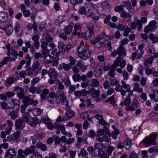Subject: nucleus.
<instances>
[{
  "label": "nucleus",
  "mask_w": 158,
  "mask_h": 158,
  "mask_svg": "<svg viewBox=\"0 0 158 158\" xmlns=\"http://www.w3.org/2000/svg\"><path fill=\"white\" fill-rule=\"evenodd\" d=\"M49 50L51 52V53L53 56L52 57L54 58H56L59 55V53L57 52V49L56 48H51Z\"/></svg>",
  "instance_id": "nucleus-42"
},
{
  "label": "nucleus",
  "mask_w": 158,
  "mask_h": 158,
  "mask_svg": "<svg viewBox=\"0 0 158 158\" xmlns=\"http://www.w3.org/2000/svg\"><path fill=\"white\" fill-rule=\"evenodd\" d=\"M135 19H136L135 20L137 23V24L138 25L137 29L138 31H140L142 30V23L139 19H137V18H136Z\"/></svg>",
  "instance_id": "nucleus-59"
},
{
  "label": "nucleus",
  "mask_w": 158,
  "mask_h": 158,
  "mask_svg": "<svg viewBox=\"0 0 158 158\" xmlns=\"http://www.w3.org/2000/svg\"><path fill=\"white\" fill-rule=\"evenodd\" d=\"M153 60V57L150 56L146 61H144V65L146 67H149V66L148 65V64H151L152 63Z\"/></svg>",
  "instance_id": "nucleus-47"
},
{
  "label": "nucleus",
  "mask_w": 158,
  "mask_h": 158,
  "mask_svg": "<svg viewBox=\"0 0 158 158\" xmlns=\"http://www.w3.org/2000/svg\"><path fill=\"white\" fill-rule=\"evenodd\" d=\"M120 16L124 18H128V19H127V21L128 22H131V15L128 12H126L124 10L121 13L120 15Z\"/></svg>",
  "instance_id": "nucleus-32"
},
{
  "label": "nucleus",
  "mask_w": 158,
  "mask_h": 158,
  "mask_svg": "<svg viewBox=\"0 0 158 158\" xmlns=\"http://www.w3.org/2000/svg\"><path fill=\"white\" fill-rule=\"evenodd\" d=\"M80 80L83 81L81 83V86L82 87L85 88L89 85V81L86 75L83 74L80 76Z\"/></svg>",
  "instance_id": "nucleus-13"
},
{
  "label": "nucleus",
  "mask_w": 158,
  "mask_h": 158,
  "mask_svg": "<svg viewBox=\"0 0 158 158\" xmlns=\"http://www.w3.org/2000/svg\"><path fill=\"white\" fill-rule=\"evenodd\" d=\"M110 84L111 86L117 85L119 84L118 81L115 79H111L110 81Z\"/></svg>",
  "instance_id": "nucleus-62"
},
{
  "label": "nucleus",
  "mask_w": 158,
  "mask_h": 158,
  "mask_svg": "<svg viewBox=\"0 0 158 158\" xmlns=\"http://www.w3.org/2000/svg\"><path fill=\"white\" fill-rule=\"evenodd\" d=\"M39 65V63L38 61H34L32 68L34 69V72L35 74L38 73V72L39 70V69L38 68V66Z\"/></svg>",
  "instance_id": "nucleus-36"
},
{
  "label": "nucleus",
  "mask_w": 158,
  "mask_h": 158,
  "mask_svg": "<svg viewBox=\"0 0 158 158\" xmlns=\"http://www.w3.org/2000/svg\"><path fill=\"white\" fill-rule=\"evenodd\" d=\"M117 51L118 56L117 58L118 57L119 59L123 60L122 59L120 58L119 57L121 56H124L126 55V52L125 51L124 48L123 47V46L122 45H120L118 48Z\"/></svg>",
  "instance_id": "nucleus-19"
},
{
  "label": "nucleus",
  "mask_w": 158,
  "mask_h": 158,
  "mask_svg": "<svg viewBox=\"0 0 158 158\" xmlns=\"http://www.w3.org/2000/svg\"><path fill=\"white\" fill-rule=\"evenodd\" d=\"M69 64L71 66H73L74 65L76 62V59H74L71 56H69Z\"/></svg>",
  "instance_id": "nucleus-58"
},
{
  "label": "nucleus",
  "mask_w": 158,
  "mask_h": 158,
  "mask_svg": "<svg viewBox=\"0 0 158 158\" xmlns=\"http://www.w3.org/2000/svg\"><path fill=\"white\" fill-rule=\"evenodd\" d=\"M70 66L69 64H66L63 63L59 65L58 69L60 71L64 70L66 71H68L70 69H71V67H70Z\"/></svg>",
  "instance_id": "nucleus-21"
},
{
  "label": "nucleus",
  "mask_w": 158,
  "mask_h": 158,
  "mask_svg": "<svg viewBox=\"0 0 158 158\" xmlns=\"http://www.w3.org/2000/svg\"><path fill=\"white\" fill-rule=\"evenodd\" d=\"M53 41V38L49 34H45L43 36L41 47H48V44Z\"/></svg>",
  "instance_id": "nucleus-7"
},
{
  "label": "nucleus",
  "mask_w": 158,
  "mask_h": 158,
  "mask_svg": "<svg viewBox=\"0 0 158 158\" xmlns=\"http://www.w3.org/2000/svg\"><path fill=\"white\" fill-rule=\"evenodd\" d=\"M29 118L30 116L28 113L26 112L23 113L22 116L23 121H24L26 122H27L28 121Z\"/></svg>",
  "instance_id": "nucleus-54"
},
{
  "label": "nucleus",
  "mask_w": 158,
  "mask_h": 158,
  "mask_svg": "<svg viewBox=\"0 0 158 158\" xmlns=\"http://www.w3.org/2000/svg\"><path fill=\"white\" fill-rule=\"evenodd\" d=\"M139 103L137 99L135 98L132 100V103L129 106H127L125 109L127 111H134L138 108L139 106Z\"/></svg>",
  "instance_id": "nucleus-9"
},
{
  "label": "nucleus",
  "mask_w": 158,
  "mask_h": 158,
  "mask_svg": "<svg viewBox=\"0 0 158 158\" xmlns=\"http://www.w3.org/2000/svg\"><path fill=\"white\" fill-rule=\"evenodd\" d=\"M97 58L100 62H101L100 66H103L104 65L105 62L104 61L105 60L104 56L102 55H99L97 56Z\"/></svg>",
  "instance_id": "nucleus-52"
},
{
  "label": "nucleus",
  "mask_w": 158,
  "mask_h": 158,
  "mask_svg": "<svg viewBox=\"0 0 158 158\" xmlns=\"http://www.w3.org/2000/svg\"><path fill=\"white\" fill-rule=\"evenodd\" d=\"M121 83L122 84V87L126 89V91L130 94H128L129 96L130 95H133V90L131 89V87L129 85L127 84L123 80L121 81Z\"/></svg>",
  "instance_id": "nucleus-16"
},
{
  "label": "nucleus",
  "mask_w": 158,
  "mask_h": 158,
  "mask_svg": "<svg viewBox=\"0 0 158 158\" xmlns=\"http://www.w3.org/2000/svg\"><path fill=\"white\" fill-rule=\"evenodd\" d=\"M94 25L93 24L89 23H88L87 25V27L89 31L94 32Z\"/></svg>",
  "instance_id": "nucleus-63"
},
{
  "label": "nucleus",
  "mask_w": 158,
  "mask_h": 158,
  "mask_svg": "<svg viewBox=\"0 0 158 158\" xmlns=\"http://www.w3.org/2000/svg\"><path fill=\"white\" fill-rule=\"evenodd\" d=\"M15 105V103L13 99H11V100H10L7 104V109L10 108L13 109Z\"/></svg>",
  "instance_id": "nucleus-48"
},
{
  "label": "nucleus",
  "mask_w": 158,
  "mask_h": 158,
  "mask_svg": "<svg viewBox=\"0 0 158 158\" xmlns=\"http://www.w3.org/2000/svg\"><path fill=\"white\" fill-rule=\"evenodd\" d=\"M126 65V63L124 60L119 59L118 57L115 60L112 65V68L108 73V75L111 77H114L115 73L114 71L115 68L120 66L122 69Z\"/></svg>",
  "instance_id": "nucleus-3"
},
{
  "label": "nucleus",
  "mask_w": 158,
  "mask_h": 158,
  "mask_svg": "<svg viewBox=\"0 0 158 158\" xmlns=\"http://www.w3.org/2000/svg\"><path fill=\"white\" fill-rule=\"evenodd\" d=\"M16 152L14 149L10 148L6 152L5 158H15L16 156Z\"/></svg>",
  "instance_id": "nucleus-14"
},
{
  "label": "nucleus",
  "mask_w": 158,
  "mask_h": 158,
  "mask_svg": "<svg viewBox=\"0 0 158 158\" xmlns=\"http://www.w3.org/2000/svg\"><path fill=\"white\" fill-rule=\"evenodd\" d=\"M90 94L92 95V98H95V100L98 101V97L100 94V91L98 90H95L93 88L90 89Z\"/></svg>",
  "instance_id": "nucleus-17"
},
{
  "label": "nucleus",
  "mask_w": 158,
  "mask_h": 158,
  "mask_svg": "<svg viewBox=\"0 0 158 158\" xmlns=\"http://www.w3.org/2000/svg\"><path fill=\"white\" fill-rule=\"evenodd\" d=\"M91 85L93 87H97L99 86L100 85L99 81L95 78H92L91 80Z\"/></svg>",
  "instance_id": "nucleus-40"
},
{
  "label": "nucleus",
  "mask_w": 158,
  "mask_h": 158,
  "mask_svg": "<svg viewBox=\"0 0 158 158\" xmlns=\"http://www.w3.org/2000/svg\"><path fill=\"white\" fill-rule=\"evenodd\" d=\"M77 51L78 56L83 60H86L90 56V50L83 41L81 42L80 45L77 48Z\"/></svg>",
  "instance_id": "nucleus-1"
},
{
  "label": "nucleus",
  "mask_w": 158,
  "mask_h": 158,
  "mask_svg": "<svg viewBox=\"0 0 158 158\" xmlns=\"http://www.w3.org/2000/svg\"><path fill=\"white\" fill-rule=\"evenodd\" d=\"M101 7L102 10H109L110 6L108 3L106 2H104L101 4Z\"/></svg>",
  "instance_id": "nucleus-56"
},
{
  "label": "nucleus",
  "mask_w": 158,
  "mask_h": 158,
  "mask_svg": "<svg viewBox=\"0 0 158 158\" xmlns=\"http://www.w3.org/2000/svg\"><path fill=\"white\" fill-rule=\"evenodd\" d=\"M83 2V0H71V3L74 5L73 8L75 10H77L75 6L79 3H82Z\"/></svg>",
  "instance_id": "nucleus-44"
},
{
  "label": "nucleus",
  "mask_w": 158,
  "mask_h": 158,
  "mask_svg": "<svg viewBox=\"0 0 158 158\" xmlns=\"http://www.w3.org/2000/svg\"><path fill=\"white\" fill-rule=\"evenodd\" d=\"M73 26H74V29L72 34L74 35H80V32L82 30L81 26L79 24L76 23L75 24H74Z\"/></svg>",
  "instance_id": "nucleus-18"
},
{
  "label": "nucleus",
  "mask_w": 158,
  "mask_h": 158,
  "mask_svg": "<svg viewBox=\"0 0 158 158\" xmlns=\"http://www.w3.org/2000/svg\"><path fill=\"white\" fill-rule=\"evenodd\" d=\"M8 18L7 13L2 11L0 12V23H3L6 21Z\"/></svg>",
  "instance_id": "nucleus-22"
},
{
  "label": "nucleus",
  "mask_w": 158,
  "mask_h": 158,
  "mask_svg": "<svg viewBox=\"0 0 158 158\" xmlns=\"http://www.w3.org/2000/svg\"><path fill=\"white\" fill-rule=\"evenodd\" d=\"M48 75L51 78H55L56 77L57 74L54 69L51 68L48 71Z\"/></svg>",
  "instance_id": "nucleus-35"
},
{
  "label": "nucleus",
  "mask_w": 158,
  "mask_h": 158,
  "mask_svg": "<svg viewBox=\"0 0 158 158\" xmlns=\"http://www.w3.org/2000/svg\"><path fill=\"white\" fill-rule=\"evenodd\" d=\"M148 151L151 153H153L155 154L158 155V146L152 147L149 148Z\"/></svg>",
  "instance_id": "nucleus-41"
},
{
  "label": "nucleus",
  "mask_w": 158,
  "mask_h": 158,
  "mask_svg": "<svg viewBox=\"0 0 158 158\" xmlns=\"http://www.w3.org/2000/svg\"><path fill=\"white\" fill-rule=\"evenodd\" d=\"M8 115L10 116L11 118L13 120H15L18 117L17 113L14 111H11L10 113H8Z\"/></svg>",
  "instance_id": "nucleus-45"
},
{
  "label": "nucleus",
  "mask_w": 158,
  "mask_h": 158,
  "mask_svg": "<svg viewBox=\"0 0 158 158\" xmlns=\"http://www.w3.org/2000/svg\"><path fill=\"white\" fill-rule=\"evenodd\" d=\"M132 95H130L129 96L128 94L127 97L124 100V103L125 105L127 106H129V105L131 103V100L130 98V97Z\"/></svg>",
  "instance_id": "nucleus-57"
},
{
  "label": "nucleus",
  "mask_w": 158,
  "mask_h": 158,
  "mask_svg": "<svg viewBox=\"0 0 158 158\" xmlns=\"http://www.w3.org/2000/svg\"><path fill=\"white\" fill-rule=\"evenodd\" d=\"M54 61V58L50 54L45 55L44 57V61L45 64H48Z\"/></svg>",
  "instance_id": "nucleus-29"
},
{
  "label": "nucleus",
  "mask_w": 158,
  "mask_h": 158,
  "mask_svg": "<svg viewBox=\"0 0 158 158\" xmlns=\"http://www.w3.org/2000/svg\"><path fill=\"white\" fill-rule=\"evenodd\" d=\"M54 127L56 129L61 131L63 135H67V133L65 131V127L63 125H61L59 123H56L55 124Z\"/></svg>",
  "instance_id": "nucleus-20"
},
{
  "label": "nucleus",
  "mask_w": 158,
  "mask_h": 158,
  "mask_svg": "<svg viewBox=\"0 0 158 158\" xmlns=\"http://www.w3.org/2000/svg\"><path fill=\"white\" fill-rule=\"evenodd\" d=\"M106 146L103 144L102 143H100L98 152H97V155L95 157L98 156L99 158H109V156L106 153V152L104 151V148L106 149Z\"/></svg>",
  "instance_id": "nucleus-6"
},
{
  "label": "nucleus",
  "mask_w": 158,
  "mask_h": 158,
  "mask_svg": "<svg viewBox=\"0 0 158 158\" xmlns=\"http://www.w3.org/2000/svg\"><path fill=\"white\" fill-rule=\"evenodd\" d=\"M121 5L123 8L125 6L127 7L128 11L130 12H132L134 11L131 3L129 2L125 1L122 2Z\"/></svg>",
  "instance_id": "nucleus-27"
},
{
  "label": "nucleus",
  "mask_w": 158,
  "mask_h": 158,
  "mask_svg": "<svg viewBox=\"0 0 158 158\" xmlns=\"http://www.w3.org/2000/svg\"><path fill=\"white\" fill-rule=\"evenodd\" d=\"M16 76H17V79L14 77L7 78L6 80V85L8 87L13 84L14 82V81L15 80H17L19 77L18 75H16Z\"/></svg>",
  "instance_id": "nucleus-26"
},
{
  "label": "nucleus",
  "mask_w": 158,
  "mask_h": 158,
  "mask_svg": "<svg viewBox=\"0 0 158 158\" xmlns=\"http://www.w3.org/2000/svg\"><path fill=\"white\" fill-rule=\"evenodd\" d=\"M150 96L151 99L154 98L155 99H157L158 100V90L155 91L153 94L150 95Z\"/></svg>",
  "instance_id": "nucleus-60"
},
{
  "label": "nucleus",
  "mask_w": 158,
  "mask_h": 158,
  "mask_svg": "<svg viewBox=\"0 0 158 158\" xmlns=\"http://www.w3.org/2000/svg\"><path fill=\"white\" fill-rule=\"evenodd\" d=\"M115 11L118 12L119 13H122L124 10V9L121 5L117 6L114 8Z\"/></svg>",
  "instance_id": "nucleus-61"
},
{
  "label": "nucleus",
  "mask_w": 158,
  "mask_h": 158,
  "mask_svg": "<svg viewBox=\"0 0 158 158\" xmlns=\"http://www.w3.org/2000/svg\"><path fill=\"white\" fill-rule=\"evenodd\" d=\"M105 35L104 33L100 34L97 36L94 41H91V43L95 45V47L98 48L101 47L104 44L105 40H108L112 39L113 36L110 35H106L104 38V36Z\"/></svg>",
  "instance_id": "nucleus-2"
},
{
  "label": "nucleus",
  "mask_w": 158,
  "mask_h": 158,
  "mask_svg": "<svg viewBox=\"0 0 158 158\" xmlns=\"http://www.w3.org/2000/svg\"><path fill=\"white\" fill-rule=\"evenodd\" d=\"M131 143L130 139H127L124 141V147L128 150L131 146Z\"/></svg>",
  "instance_id": "nucleus-43"
},
{
  "label": "nucleus",
  "mask_w": 158,
  "mask_h": 158,
  "mask_svg": "<svg viewBox=\"0 0 158 158\" xmlns=\"http://www.w3.org/2000/svg\"><path fill=\"white\" fill-rule=\"evenodd\" d=\"M25 126V123L21 119H17L15 121V127L16 129L19 130L23 129Z\"/></svg>",
  "instance_id": "nucleus-15"
},
{
  "label": "nucleus",
  "mask_w": 158,
  "mask_h": 158,
  "mask_svg": "<svg viewBox=\"0 0 158 158\" xmlns=\"http://www.w3.org/2000/svg\"><path fill=\"white\" fill-rule=\"evenodd\" d=\"M81 35L83 37H85L86 40H89L91 39L92 36L94 35V32L87 31L82 33Z\"/></svg>",
  "instance_id": "nucleus-25"
},
{
  "label": "nucleus",
  "mask_w": 158,
  "mask_h": 158,
  "mask_svg": "<svg viewBox=\"0 0 158 158\" xmlns=\"http://www.w3.org/2000/svg\"><path fill=\"white\" fill-rule=\"evenodd\" d=\"M13 91L17 92V95L19 99H23L24 96V89L19 86L15 87L13 88Z\"/></svg>",
  "instance_id": "nucleus-12"
},
{
  "label": "nucleus",
  "mask_w": 158,
  "mask_h": 158,
  "mask_svg": "<svg viewBox=\"0 0 158 158\" xmlns=\"http://www.w3.org/2000/svg\"><path fill=\"white\" fill-rule=\"evenodd\" d=\"M74 24L73 23L70 22L69 26H66L64 29V32L66 34H70L72 31L73 27Z\"/></svg>",
  "instance_id": "nucleus-31"
},
{
  "label": "nucleus",
  "mask_w": 158,
  "mask_h": 158,
  "mask_svg": "<svg viewBox=\"0 0 158 158\" xmlns=\"http://www.w3.org/2000/svg\"><path fill=\"white\" fill-rule=\"evenodd\" d=\"M95 117L97 119L99 120V123L100 125H102L103 126V127L106 129V131L108 132V130H109L108 128L109 125L108 123L106 122L104 118H103V116L101 114H96L95 115Z\"/></svg>",
  "instance_id": "nucleus-8"
},
{
  "label": "nucleus",
  "mask_w": 158,
  "mask_h": 158,
  "mask_svg": "<svg viewBox=\"0 0 158 158\" xmlns=\"http://www.w3.org/2000/svg\"><path fill=\"white\" fill-rule=\"evenodd\" d=\"M88 154V153L87 151L85 149H82L81 150L80 153L78 154V156L80 157L81 156H82L83 157H86V158H88V157H86Z\"/></svg>",
  "instance_id": "nucleus-51"
},
{
  "label": "nucleus",
  "mask_w": 158,
  "mask_h": 158,
  "mask_svg": "<svg viewBox=\"0 0 158 158\" xmlns=\"http://www.w3.org/2000/svg\"><path fill=\"white\" fill-rule=\"evenodd\" d=\"M132 90L133 91L138 92L139 93H141L143 91L142 88L140 87L139 84L137 83L134 84Z\"/></svg>",
  "instance_id": "nucleus-33"
},
{
  "label": "nucleus",
  "mask_w": 158,
  "mask_h": 158,
  "mask_svg": "<svg viewBox=\"0 0 158 158\" xmlns=\"http://www.w3.org/2000/svg\"><path fill=\"white\" fill-rule=\"evenodd\" d=\"M102 70L101 68H99L98 69L94 70V75L96 77H100L102 73Z\"/></svg>",
  "instance_id": "nucleus-46"
},
{
  "label": "nucleus",
  "mask_w": 158,
  "mask_h": 158,
  "mask_svg": "<svg viewBox=\"0 0 158 158\" xmlns=\"http://www.w3.org/2000/svg\"><path fill=\"white\" fill-rule=\"evenodd\" d=\"M75 114V112L71 109L67 110L65 113V115L69 118L73 117Z\"/></svg>",
  "instance_id": "nucleus-38"
},
{
  "label": "nucleus",
  "mask_w": 158,
  "mask_h": 158,
  "mask_svg": "<svg viewBox=\"0 0 158 158\" xmlns=\"http://www.w3.org/2000/svg\"><path fill=\"white\" fill-rule=\"evenodd\" d=\"M61 102L63 105L65 106V108H69V101L67 100V97L63 94H61Z\"/></svg>",
  "instance_id": "nucleus-23"
},
{
  "label": "nucleus",
  "mask_w": 158,
  "mask_h": 158,
  "mask_svg": "<svg viewBox=\"0 0 158 158\" xmlns=\"http://www.w3.org/2000/svg\"><path fill=\"white\" fill-rule=\"evenodd\" d=\"M43 110L40 108H35L32 109V112L34 116L40 115L42 112Z\"/></svg>",
  "instance_id": "nucleus-34"
},
{
  "label": "nucleus",
  "mask_w": 158,
  "mask_h": 158,
  "mask_svg": "<svg viewBox=\"0 0 158 158\" xmlns=\"http://www.w3.org/2000/svg\"><path fill=\"white\" fill-rule=\"evenodd\" d=\"M4 30L7 35H10L13 31V29L11 24L6 25L5 26Z\"/></svg>",
  "instance_id": "nucleus-28"
},
{
  "label": "nucleus",
  "mask_w": 158,
  "mask_h": 158,
  "mask_svg": "<svg viewBox=\"0 0 158 158\" xmlns=\"http://www.w3.org/2000/svg\"><path fill=\"white\" fill-rule=\"evenodd\" d=\"M93 12L92 10L90 9H88L87 10H86L85 13V15L87 17H90L93 15Z\"/></svg>",
  "instance_id": "nucleus-64"
},
{
  "label": "nucleus",
  "mask_w": 158,
  "mask_h": 158,
  "mask_svg": "<svg viewBox=\"0 0 158 158\" xmlns=\"http://www.w3.org/2000/svg\"><path fill=\"white\" fill-rule=\"evenodd\" d=\"M100 143H98L95 144L94 148L92 146H89L87 148L88 152L90 153H93L94 156H95L97 155V152Z\"/></svg>",
  "instance_id": "nucleus-11"
},
{
  "label": "nucleus",
  "mask_w": 158,
  "mask_h": 158,
  "mask_svg": "<svg viewBox=\"0 0 158 158\" xmlns=\"http://www.w3.org/2000/svg\"><path fill=\"white\" fill-rule=\"evenodd\" d=\"M40 123L38 119H34L33 120L32 122L29 123V124L32 127H36V125Z\"/></svg>",
  "instance_id": "nucleus-55"
},
{
  "label": "nucleus",
  "mask_w": 158,
  "mask_h": 158,
  "mask_svg": "<svg viewBox=\"0 0 158 158\" xmlns=\"http://www.w3.org/2000/svg\"><path fill=\"white\" fill-rule=\"evenodd\" d=\"M74 94L75 96L78 97L85 96L86 94L85 91L84 89L77 91L74 92Z\"/></svg>",
  "instance_id": "nucleus-39"
},
{
  "label": "nucleus",
  "mask_w": 158,
  "mask_h": 158,
  "mask_svg": "<svg viewBox=\"0 0 158 158\" xmlns=\"http://www.w3.org/2000/svg\"><path fill=\"white\" fill-rule=\"evenodd\" d=\"M32 99L27 96H25L22 100L23 104L28 106L29 105H31Z\"/></svg>",
  "instance_id": "nucleus-30"
},
{
  "label": "nucleus",
  "mask_w": 158,
  "mask_h": 158,
  "mask_svg": "<svg viewBox=\"0 0 158 158\" xmlns=\"http://www.w3.org/2000/svg\"><path fill=\"white\" fill-rule=\"evenodd\" d=\"M149 36L153 43H156L158 41V37L155 36V35L153 34H151Z\"/></svg>",
  "instance_id": "nucleus-49"
},
{
  "label": "nucleus",
  "mask_w": 158,
  "mask_h": 158,
  "mask_svg": "<svg viewBox=\"0 0 158 158\" xmlns=\"http://www.w3.org/2000/svg\"><path fill=\"white\" fill-rule=\"evenodd\" d=\"M7 140L12 142H18V139L13 135H11L7 137Z\"/></svg>",
  "instance_id": "nucleus-50"
},
{
  "label": "nucleus",
  "mask_w": 158,
  "mask_h": 158,
  "mask_svg": "<svg viewBox=\"0 0 158 158\" xmlns=\"http://www.w3.org/2000/svg\"><path fill=\"white\" fill-rule=\"evenodd\" d=\"M156 21L153 20L151 21L149 25H147L145 27L144 31L146 33L148 32H152L154 31L157 28L156 26Z\"/></svg>",
  "instance_id": "nucleus-10"
},
{
  "label": "nucleus",
  "mask_w": 158,
  "mask_h": 158,
  "mask_svg": "<svg viewBox=\"0 0 158 158\" xmlns=\"http://www.w3.org/2000/svg\"><path fill=\"white\" fill-rule=\"evenodd\" d=\"M49 90L46 89H44L42 90V93L40 94L42 100L46 98V95L49 94Z\"/></svg>",
  "instance_id": "nucleus-37"
},
{
  "label": "nucleus",
  "mask_w": 158,
  "mask_h": 158,
  "mask_svg": "<svg viewBox=\"0 0 158 158\" xmlns=\"http://www.w3.org/2000/svg\"><path fill=\"white\" fill-rule=\"evenodd\" d=\"M157 136L156 133H153L148 136H146L142 140V142L147 146L154 145Z\"/></svg>",
  "instance_id": "nucleus-4"
},
{
  "label": "nucleus",
  "mask_w": 158,
  "mask_h": 158,
  "mask_svg": "<svg viewBox=\"0 0 158 158\" xmlns=\"http://www.w3.org/2000/svg\"><path fill=\"white\" fill-rule=\"evenodd\" d=\"M69 77L68 76L67 73L65 72H61L60 73V78L61 79L62 81H64Z\"/></svg>",
  "instance_id": "nucleus-53"
},
{
  "label": "nucleus",
  "mask_w": 158,
  "mask_h": 158,
  "mask_svg": "<svg viewBox=\"0 0 158 158\" xmlns=\"http://www.w3.org/2000/svg\"><path fill=\"white\" fill-rule=\"evenodd\" d=\"M35 150V147L34 146H31L29 148H26L24 150L19 149L17 152L18 155L16 158H25L27 155L32 154Z\"/></svg>",
  "instance_id": "nucleus-5"
},
{
  "label": "nucleus",
  "mask_w": 158,
  "mask_h": 158,
  "mask_svg": "<svg viewBox=\"0 0 158 158\" xmlns=\"http://www.w3.org/2000/svg\"><path fill=\"white\" fill-rule=\"evenodd\" d=\"M34 146L35 147V150L36 147L37 148H40L42 151H45L47 150V147L46 145L40 142H37L35 146Z\"/></svg>",
  "instance_id": "nucleus-24"
}]
</instances>
